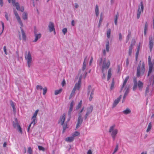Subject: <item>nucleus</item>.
Here are the masks:
<instances>
[{"label": "nucleus", "instance_id": "f257e3e1", "mask_svg": "<svg viewBox=\"0 0 154 154\" xmlns=\"http://www.w3.org/2000/svg\"><path fill=\"white\" fill-rule=\"evenodd\" d=\"M14 13L18 22L20 26V29L21 32V34L20 32L19 33V38L20 40H21L22 39L24 41H26V36L25 34V33L23 29V24L20 17L15 10H14Z\"/></svg>", "mask_w": 154, "mask_h": 154}, {"label": "nucleus", "instance_id": "f03ea898", "mask_svg": "<svg viewBox=\"0 0 154 154\" xmlns=\"http://www.w3.org/2000/svg\"><path fill=\"white\" fill-rule=\"evenodd\" d=\"M109 133L113 140H115L119 133V130L116 125L113 124L110 126L109 129Z\"/></svg>", "mask_w": 154, "mask_h": 154}, {"label": "nucleus", "instance_id": "7ed1b4c3", "mask_svg": "<svg viewBox=\"0 0 154 154\" xmlns=\"http://www.w3.org/2000/svg\"><path fill=\"white\" fill-rule=\"evenodd\" d=\"M25 58L28 68L31 67L32 62V59L31 54L29 51L26 52L25 53Z\"/></svg>", "mask_w": 154, "mask_h": 154}, {"label": "nucleus", "instance_id": "20e7f679", "mask_svg": "<svg viewBox=\"0 0 154 154\" xmlns=\"http://www.w3.org/2000/svg\"><path fill=\"white\" fill-rule=\"evenodd\" d=\"M145 71V64L144 62L141 64V61L139 63L137 69V76L139 77L140 75L144 74Z\"/></svg>", "mask_w": 154, "mask_h": 154}, {"label": "nucleus", "instance_id": "39448f33", "mask_svg": "<svg viewBox=\"0 0 154 154\" xmlns=\"http://www.w3.org/2000/svg\"><path fill=\"white\" fill-rule=\"evenodd\" d=\"M133 80L134 83V85L133 87V90L135 91L136 90L137 86L138 87L139 89L141 90L143 87V83L140 81H139L138 82H137L136 78H134Z\"/></svg>", "mask_w": 154, "mask_h": 154}, {"label": "nucleus", "instance_id": "423d86ee", "mask_svg": "<svg viewBox=\"0 0 154 154\" xmlns=\"http://www.w3.org/2000/svg\"><path fill=\"white\" fill-rule=\"evenodd\" d=\"M83 108L79 110V113L78 114V119L77 123L76 125V128H77L81 124L83 121V118L82 116L83 115Z\"/></svg>", "mask_w": 154, "mask_h": 154}, {"label": "nucleus", "instance_id": "0eeeda50", "mask_svg": "<svg viewBox=\"0 0 154 154\" xmlns=\"http://www.w3.org/2000/svg\"><path fill=\"white\" fill-rule=\"evenodd\" d=\"M110 65V61L109 60L107 61L104 60L103 62L102 65V71L103 72L104 70L107 69L109 68Z\"/></svg>", "mask_w": 154, "mask_h": 154}, {"label": "nucleus", "instance_id": "6e6552de", "mask_svg": "<svg viewBox=\"0 0 154 154\" xmlns=\"http://www.w3.org/2000/svg\"><path fill=\"white\" fill-rule=\"evenodd\" d=\"M8 1L9 3H12L13 5L15 6L16 9L17 10L21 11L23 12L24 11V8L23 7H21L20 8L19 4L17 2H15V0H8Z\"/></svg>", "mask_w": 154, "mask_h": 154}, {"label": "nucleus", "instance_id": "1a4fd4ad", "mask_svg": "<svg viewBox=\"0 0 154 154\" xmlns=\"http://www.w3.org/2000/svg\"><path fill=\"white\" fill-rule=\"evenodd\" d=\"M143 8L144 7L143 2L141 1L140 2V5L138 6V9L137 13V18L138 19L139 18L141 13L143 12Z\"/></svg>", "mask_w": 154, "mask_h": 154}, {"label": "nucleus", "instance_id": "9d476101", "mask_svg": "<svg viewBox=\"0 0 154 154\" xmlns=\"http://www.w3.org/2000/svg\"><path fill=\"white\" fill-rule=\"evenodd\" d=\"M74 104V101L73 100H72L71 101V102L70 104V106H69V111H68V114L69 116V118L68 119L67 122H69L70 120V116H71V112L73 109V106Z\"/></svg>", "mask_w": 154, "mask_h": 154}, {"label": "nucleus", "instance_id": "9b49d317", "mask_svg": "<svg viewBox=\"0 0 154 154\" xmlns=\"http://www.w3.org/2000/svg\"><path fill=\"white\" fill-rule=\"evenodd\" d=\"M13 126L14 128H17L19 132L21 134H22L23 132L22 129L20 125H19L17 119H15V122L14 123V122L13 123Z\"/></svg>", "mask_w": 154, "mask_h": 154}, {"label": "nucleus", "instance_id": "f8f14e48", "mask_svg": "<svg viewBox=\"0 0 154 154\" xmlns=\"http://www.w3.org/2000/svg\"><path fill=\"white\" fill-rule=\"evenodd\" d=\"M93 107L91 106L87 108L86 113L84 116L85 119H86L89 115L91 113Z\"/></svg>", "mask_w": 154, "mask_h": 154}, {"label": "nucleus", "instance_id": "ddd939ff", "mask_svg": "<svg viewBox=\"0 0 154 154\" xmlns=\"http://www.w3.org/2000/svg\"><path fill=\"white\" fill-rule=\"evenodd\" d=\"M82 77V75H81L79 78V80L78 83H76L74 87L75 88L76 90H79L81 86V79Z\"/></svg>", "mask_w": 154, "mask_h": 154}, {"label": "nucleus", "instance_id": "4468645a", "mask_svg": "<svg viewBox=\"0 0 154 154\" xmlns=\"http://www.w3.org/2000/svg\"><path fill=\"white\" fill-rule=\"evenodd\" d=\"M82 103V100H81L78 103L77 105L76 106L75 108V110L77 111L78 112V114L79 113V110L82 109L83 108V110L85 109L84 106H83L81 108V106Z\"/></svg>", "mask_w": 154, "mask_h": 154}, {"label": "nucleus", "instance_id": "2eb2a0df", "mask_svg": "<svg viewBox=\"0 0 154 154\" xmlns=\"http://www.w3.org/2000/svg\"><path fill=\"white\" fill-rule=\"evenodd\" d=\"M65 114H63L60 117V118L58 123L60 124L61 125H63V124L65 120Z\"/></svg>", "mask_w": 154, "mask_h": 154}, {"label": "nucleus", "instance_id": "dca6fc26", "mask_svg": "<svg viewBox=\"0 0 154 154\" xmlns=\"http://www.w3.org/2000/svg\"><path fill=\"white\" fill-rule=\"evenodd\" d=\"M88 94L91 95H94V90L91 85L88 86Z\"/></svg>", "mask_w": 154, "mask_h": 154}, {"label": "nucleus", "instance_id": "f3484780", "mask_svg": "<svg viewBox=\"0 0 154 154\" xmlns=\"http://www.w3.org/2000/svg\"><path fill=\"white\" fill-rule=\"evenodd\" d=\"M88 94L91 95H94V90L91 85L88 86Z\"/></svg>", "mask_w": 154, "mask_h": 154}, {"label": "nucleus", "instance_id": "a211bd4d", "mask_svg": "<svg viewBox=\"0 0 154 154\" xmlns=\"http://www.w3.org/2000/svg\"><path fill=\"white\" fill-rule=\"evenodd\" d=\"M88 94L91 95H94V90L91 85L88 86Z\"/></svg>", "mask_w": 154, "mask_h": 154}, {"label": "nucleus", "instance_id": "6ab92c4d", "mask_svg": "<svg viewBox=\"0 0 154 154\" xmlns=\"http://www.w3.org/2000/svg\"><path fill=\"white\" fill-rule=\"evenodd\" d=\"M34 36L35 37V38L33 41V42H36L41 37L42 35L41 33H37L35 31H34Z\"/></svg>", "mask_w": 154, "mask_h": 154}, {"label": "nucleus", "instance_id": "aec40b11", "mask_svg": "<svg viewBox=\"0 0 154 154\" xmlns=\"http://www.w3.org/2000/svg\"><path fill=\"white\" fill-rule=\"evenodd\" d=\"M122 98V95H120L118 98L116 99L114 101L112 104V107L114 108L118 104Z\"/></svg>", "mask_w": 154, "mask_h": 154}, {"label": "nucleus", "instance_id": "412c9836", "mask_svg": "<svg viewBox=\"0 0 154 154\" xmlns=\"http://www.w3.org/2000/svg\"><path fill=\"white\" fill-rule=\"evenodd\" d=\"M88 60H87V57H86L84 60V61L83 63V66L82 67V70L81 71L79 72V74H81V73L82 72V73H83L84 72V71L86 69V63L87 62Z\"/></svg>", "mask_w": 154, "mask_h": 154}, {"label": "nucleus", "instance_id": "4be33fe9", "mask_svg": "<svg viewBox=\"0 0 154 154\" xmlns=\"http://www.w3.org/2000/svg\"><path fill=\"white\" fill-rule=\"evenodd\" d=\"M149 49L150 52H151L152 48H153V41H152V36H150L149 37Z\"/></svg>", "mask_w": 154, "mask_h": 154}, {"label": "nucleus", "instance_id": "5701e85b", "mask_svg": "<svg viewBox=\"0 0 154 154\" xmlns=\"http://www.w3.org/2000/svg\"><path fill=\"white\" fill-rule=\"evenodd\" d=\"M48 28L49 29V31L51 32L54 30L55 28L54 23L51 22H50L48 25Z\"/></svg>", "mask_w": 154, "mask_h": 154}, {"label": "nucleus", "instance_id": "b1692460", "mask_svg": "<svg viewBox=\"0 0 154 154\" xmlns=\"http://www.w3.org/2000/svg\"><path fill=\"white\" fill-rule=\"evenodd\" d=\"M129 92V89L128 88L126 89L125 92L123 97L122 102L123 103L125 101V99Z\"/></svg>", "mask_w": 154, "mask_h": 154}, {"label": "nucleus", "instance_id": "393cba45", "mask_svg": "<svg viewBox=\"0 0 154 154\" xmlns=\"http://www.w3.org/2000/svg\"><path fill=\"white\" fill-rule=\"evenodd\" d=\"M74 140V138L72 136L68 137L66 138L65 140L66 141L68 142H72Z\"/></svg>", "mask_w": 154, "mask_h": 154}, {"label": "nucleus", "instance_id": "a878e982", "mask_svg": "<svg viewBox=\"0 0 154 154\" xmlns=\"http://www.w3.org/2000/svg\"><path fill=\"white\" fill-rule=\"evenodd\" d=\"M112 75V69L110 68L109 69L107 74V80L110 79Z\"/></svg>", "mask_w": 154, "mask_h": 154}, {"label": "nucleus", "instance_id": "bb28decb", "mask_svg": "<svg viewBox=\"0 0 154 154\" xmlns=\"http://www.w3.org/2000/svg\"><path fill=\"white\" fill-rule=\"evenodd\" d=\"M122 112L124 114L127 115L131 113V110L129 108H127L125 110H124Z\"/></svg>", "mask_w": 154, "mask_h": 154}, {"label": "nucleus", "instance_id": "cd10ccee", "mask_svg": "<svg viewBox=\"0 0 154 154\" xmlns=\"http://www.w3.org/2000/svg\"><path fill=\"white\" fill-rule=\"evenodd\" d=\"M95 11L96 16L97 17L98 16L99 14V7L97 5H96L95 6Z\"/></svg>", "mask_w": 154, "mask_h": 154}, {"label": "nucleus", "instance_id": "c85d7f7f", "mask_svg": "<svg viewBox=\"0 0 154 154\" xmlns=\"http://www.w3.org/2000/svg\"><path fill=\"white\" fill-rule=\"evenodd\" d=\"M129 78V76H127L126 77L125 79L123 85L121 88V90H122L124 86L126 85V84L127 82V81L128 80V79Z\"/></svg>", "mask_w": 154, "mask_h": 154}, {"label": "nucleus", "instance_id": "c756f323", "mask_svg": "<svg viewBox=\"0 0 154 154\" xmlns=\"http://www.w3.org/2000/svg\"><path fill=\"white\" fill-rule=\"evenodd\" d=\"M31 120V124H32L34 126L37 122V119L32 118Z\"/></svg>", "mask_w": 154, "mask_h": 154}, {"label": "nucleus", "instance_id": "7c9ffc66", "mask_svg": "<svg viewBox=\"0 0 154 154\" xmlns=\"http://www.w3.org/2000/svg\"><path fill=\"white\" fill-rule=\"evenodd\" d=\"M152 127V124L151 122H150L149 123L147 129L146 130V132H149L151 130V128Z\"/></svg>", "mask_w": 154, "mask_h": 154}, {"label": "nucleus", "instance_id": "2f4dec72", "mask_svg": "<svg viewBox=\"0 0 154 154\" xmlns=\"http://www.w3.org/2000/svg\"><path fill=\"white\" fill-rule=\"evenodd\" d=\"M106 51L108 52L109 49V42L107 41L106 44Z\"/></svg>", "mask_w": 154, "mask_h": 154}, {"label": "nucleus", "instance_id": "473e14b6", "mask_svg": "<svg viewBox=\"0 0 154 154\" xmlns=\"http://www.w3.org/2000/svg\"><path fill=\"white\" fill-rule=\"evenodd\" d=\"M148 29V24L146 22L145 25L144 29V34L145 35H146V32Z\"/></svg>", "mask_w": 154, "mask_h": 154}, {"label": "nucleus", "instance_id": "72a5a7b5", "mask_svg": "<svg viewBox=\"0 0 154 154\" xmlns=\"http://www.w3.org/2000/svg\"><path fill=\"white\" fill-rule=\"evenodd\" d=\"M62 89L61 88H60L59 90H55L54 91V94L55 95H57L60 94L62 92Z\"/></svg>", "mask_w": 154, "mask_h": 154}, {"label": "nucleus", "instance_id": "f704fd0d", "mask_svg": "<svg viewBox=\"0 0 154 154\" xmlns=\"http://www.w3.org/2000/svg\"><path fill=\"white\" fill-rule=\"evenodd\" d=\"M133 45L131 44L129 47L128 54L129 56H131L132 53V50Z\"/></svg>", "mask_w": 154, "mask_h": 154}, {"label": "nucleus", "instance_id": "c9c22d12", "mask_svg": "<svg viewBox=\"0 0 154 154\" xmlns=\"http://www.w3.org/2000/svg\"><path fill=\"white\" fill-rule=\"evenodd\" d=\"M38 111L39 110L38 109L36 110L34 113L33 114V115L32 117V118L37 119L36 116H37Z\"/></svg>", "mask_w": 154, "mask_h": 154}, {"label": "nucleus", "instance_id": "e433bc0d", "mask_svg": "<svg viewBox=\"0 0 154 154\" xmlns=\"http://www.w3.org/2000/svg\"><path fill=\"white\" fill-rule=\"evenodd\" d=\"M23 19L24 20H27V14L26 13L24 12L23 13L22 16Z\"/></svg>", "mask_w": 154, "mask_h": 154}, {"label": "nucleus", "instance_id": "4c0bfd02", "mask_svg": "<svg viewBox=\"0 0 154 154\" xmlns=\"http://www.w3.org/2000/svg\"><path fill=\"white\" fill-rule=\"evenodd\" d=\"M11 105L12 107L14 112H15L16 109L15 108V104H14V102H12V101H11Z\"/></svg>", "mask_w": 154, "mask_h": 154}, {"label": "nucleus", "instance_id": "58836bf2", "mask_svg": "<svg viewBox=\"0 0 154 154\" xmlns=\"http://www.w3.org/2000/svg\"><path fill=\"white\" fill-rule=\"evenodd\" d=\"M79 134H80V133L79 132L76 131H75L73 133V134H72V136L74 138V137H76V136H77L79 135Z\"/></svg>", "mask_w": 154, "mask_h": 154}, {"label": "nucleus", "instance_id": "ea45409f", "mask_svg": "<svg viewBox=\"0 0 154 154\" xmlns=\"http://www.w3.org/2000/svg\"><path fill=\"white\" fill-rule=\"evenodd\" d=\"M111 30L110 29H109L107 31V36L108 38H109L110 37V33Z\"/></svg>", "mask_w": 154, "mask_h": 154}, {"label": "nucleus", "instance_id": "a19ab883", "mask_svg": "<svg viewBox=\"0 0 154 154\" xmlns=\"http://www.w3.org/2000/svg\"><path fill=\"white\" fill-rule=\"evenodd\" d=\"M114 79H113L112 83H111L110 87V89L111 90H112L114 88Z\"/></svg>", "mask_w": 154, "mask_h": 154}, {"label": "nucleus", "instance_id": "79ce46f5", "mask_svg": "<svg viewBox=\"0 0 154 154\" xmlns=\"http://www.w3.org/2000/svg\"><path fill=\"white\" fill-rule=\"evenodd\" d=\"M119 15L118 14L116 15L114 19V22L115 24L117 25V20L118 18Z\"/></svg>", "mask_w": 154, "mask_h": 154}, {"label": "nucleus", "instance_id": "37998d69", "mask_svg": "<svg viewBox=\"0 0 154 154\" xmlns=\"http://www.w3.org/2000/svg\"><path fill=\"white\" fill-rule=\"evenodd\" d=\"M118 148H119L118 145H117L116 146L115 149L114 151L113 152L112 154H114L118 150Z\"/></svg>", "mask_w": 154, "mask_h": 154}, {"label": "nucleus", "instance_id": "c03bdc74", "mask_svg": "<svg viewBox=\"0 0 154 154\" xmlns=\"http://www.w3.org/2000/svg\"><path fill=\"white\" fill-rule=\"evenodd\" d=\"M5 18L6 19V20L7 21H8L9 20V15L7 13V12H5Z\"/></svg>", "mask_w": 154, "mask_h": 154}, {"label": "nucleus", "instance_id": "a18cd8bd", "mask_svg": "<svg viewBox=\"0 0 154 154\" xmlns=\"http://www.w3.org/2000/svg\"><path fill=\"white\" fill-rule=\"evenodd\" d=\"M38 149L40 150H42L43 151H45V149L42 146H38Z\"/></svg>", "mask_w": 154, "mask_h": 154}, {"label": "nucleus", "instance_id": "49530a36", "mask_svg": "<svg viewBox=\"0 0 154 154\" xmlns=\"http://www.w3.org/2000/svg\"><path fill=\"white\" fill-rule=\"evenodd\" d=\"M28 152L29 154H32V150L30 147H29L28 148Z\"/></svg>", "mask_w": 154, "mask_h": 154}, {"label": "nucleus", "instance_id": "de8ad7c7", "mask_svg": "<svg viewBox=\"0 0 154 154\" xmlns=\"http://www.w3.org/2000/svg\"><path fill=\"white\" fill-rule=\"evenodd\" d=\"M103 20V15L102 13H101L100 15V18L99 22L102 23Z\"/></svg>", "mask_w": 154, "mask_h": 154}, {"label": "nucleus", "instance_id": "09e8293b", "mask_svg": "<svg viewBox=\"0 0 154 154\" xmlns=\"http://www.w3.org/2000/svg\"><path fill=\"white\" fill-rule=\"evenodd\" d=\"M67 29L66 28H65L62 29V32L64 35H65L67 32Z\"/></svg>", "mask_w": 154, "mask_h": 154}, {"label": "nucleus", "instance_id": "8fccbe9b", "mask_svg": "<svg viewBox=\"0 0 154 154\" xmlns=\"http://www.w3.org/2000/svg\"><path fill=\"white\" fill-rule=\"evenodd\" d=\"M47 88L46 87H45L43 89V95H45L46 94L47 91Z\"/></svg>", "mask_w": 154, "mask_h": 154}, {"label": "nucleus", "instance_id": "3c124183", "mask_svg": "<svg viewBox=\"0 0 154 154\" xmlns=\"http://www.w3.org/2000/svg\"><path fill=\"white\" fill-rule=\"evenodd\" d=\"M36 89L37 90H42V87L41 85H37L36 86Z\"/></svg>", "mask_w": 154, "mask_h": 154}, {"label": "nucleus", "instance_id": "603ef678", "mask_svg": "<svg viewBox=\"0 0 154 154\" xmlns=\"http://www.w3.org/2000/svg\"><path fill=\"white\" fill-rule=\"evenodd\" d=\"M129 64V60H128V59L127 58L126 59V62L125 63V65L127 67L128 66Z\"/></svg>", "mask_w": 154, "mask_h": 154}, {"label": "nucleus", "instance_id": "864d4df0", "mask_svg": "<svg viewBox=\"0 0 154 154\" xmlns=\"http://www.w3.org/2000/svg\"><path fill=\"white\" fill-rule=\"evenodd\" d=\"M3 50H4V51L5 53V54L7 55V50H6V47L5 46H4L3 47Z\"/></svg>", "mask_w": 154, "mask_h": 154}, {"label": "nucleus", "instance_id": "5fc2aeb1", "mask_svg": "<svg viewBox=\"0 0 154 154\" xmlns=\"http://www.w3.org/2000/svg\"><path fill=\"white\" fill-rule=\"evenodd\" d=\"M79 7V5L77 3H75L74 4V8L76 9L77 8Z\"/></svg>", "mask_w": 154, "mask_h": 154}, {"label": "nucleus", "instance_id": "6e6d98bb", "mask_svg": "<svg viewBox=\"0 0 154 154\" xmlns=\"http://www.w3.org/2000/svg\"><path fill=\"white\" fill-rule=\"evenodd\" d=\"M67 128V126L66 125H64L63 127V131L64 132V131Z\"/></svg>", "mask_w": 154, "mask_h": 154}, {"label": "nucleus", "instance_id": "4d7b16f0", "mask_svg": "<svg viewBox=\"0 0 154 154\" xmlns=\"http://www.w3.org/2000/svg\"><path fill=\"white\" fill-rule=\"evenodd\" d=\"M139 51H137L136 53V60H137V57H138V54H139Z\"/></svg>", "mask_w": 154, "mask_h": 154}, {"label": "nucleus", "instance_id": "13d9d810", "mask_svg": "<svg viewBox=\"0 0 154 154\" xmlns=\"http://www.w3.org/2000/svg\"><path fill=\"white\" fill-rule=\"evenodd\" d=\"M3 5V2L2 0H0V5L2 7Z\"/></svg>", "mask_w": 154, "mask_h": 154}, {"label": "nucleus", "instance_id": "bf43d9fd", "mask_svg": "<svg viewBox=\"0 0 154 154\" xmlns=\"http://www.w3.org/2000/svg\"><path fill=\"white\" fill-rule=\"evenodd\" d=\"M122 39V36L121 33L119 34V40L121 41Z\"/></svg>", "mask_w": 154, "mask_h": 154}, {"label": "nucleus", "instance_id": "052dcab7", "mask_svg": "<svg viewBox=\"0 0 154 154\" xmlns=\"http://www.w3.org/2000/svg\"><path fill=\"white\" fill-rule=\"evenodd\" d=\"M1 24H2V31H3L4 30V23L1 21Z\"/></svg>", "mask_w": 154, "mask_h": 154}, {"label": "nucleus", "instance_id": "680f3d73", "mask_svg": "<svg viewBox=\"0 0 154 154\" xmlns=\"http://www.w3.org/2000/svg\"><path fill=\"white\" fill-rule=\"evenodd\" d=\"M65 82L64 80H63L62 82V85L63 86L65 85Z\"/></svg>", "mask_w": 154, "mask_h": 154}, {"label": "nucleus", "instance_id": "e2e57ef3", "mask_svg": "<svg viewBox=\"0 0 154 154\" xmlns=\"http://www.w3.org/2000/svg\"><path fill=\"white\" fill-rule=\"evenodd\" d=\"M87 154H92V152L91 150H89L87 152Z\"/></svg>", "mask_w": 154, "mask_h": 154}, {"label": "nucleus", "instance_id": "0e129e2a", "mask_svg": "<svg viewBox=\"0 0 154 154\" xmlns=\"http://www.w3.org/2000/svg\"><path fill=\"white\" fill-rule=\"evenodd\" d=\"M149 85H148L147 86V87L146 88V92H147L149 91Z\"/></svg>", "mask_w": 154, "mask_h": 154}, {"label": "nucleus", "instance_id": "69168bd1", "mask_svg": "<svg viewBox=\"0 0 154 154\" xmlns=\"http://www.w3.org/2000/svg\"><path fill=\"white\" fill-rule=\"evenodd\" d=\"M103 73V75L102 76V78L103 79H104L106 78V75L105 73H104V72Z\"/></svg>", "mask_w": 154, "mask_h": 154}, {"label": "nucleus", "instance_id": "338daca9", "mask_svg": "<svg viewBox=\"0 0 154 154\" xmlns=\"http://www.w3.org/2000/svg\"><path fill=\"white\" fill-rule=\"evenodd\" d=\"M74 94L72 93H71L70 95V96H69V99H71L72 97L74 95Z\"/></svg>", "mask_w": 154, "mask_h": 154}, {"label": "nucleus", "instance_id": "774afa93", "mask_svg": "<svg viewBox=\"0 0 154 154\" xmlns=\"http://www.w3.org/2000/svg\"><path fill=\"white\" fill-rule=\"evenodd\" d=\"M93 95H90V97L89 98V100L90 101H91L92 100V99H93Z\"/></svg>", "mask_w": 154, "mask_h": 154}]
</instances>
